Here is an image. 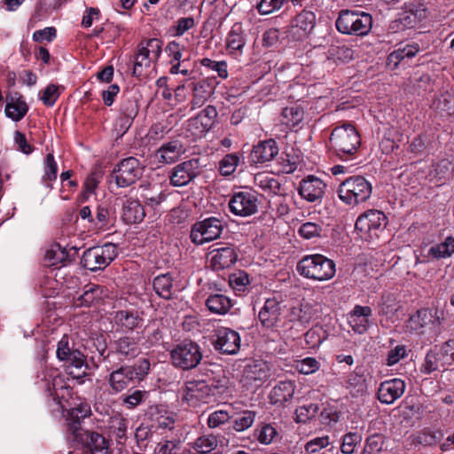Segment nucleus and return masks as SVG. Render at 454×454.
Here are the masks:
<instances>
[{
    "mask_svg": "<svg viewBox=\"0 0 454 454\" xmlns=\"http://www.w3.org/2000/svg\"><path fill=\"white\" fill-rule=\"evenodd\" d=\"M94 223L95 226L98 229L106 228L111 225L113 223V218L110 210L103 205L98 206Z\"/></svg>",
    "mask_w": 454,
    "mask_h": 454,
    "instance_id": "obj_60",
    "label": "nucleus"
},
{
    "mask_svg": "<svg viewBox=\"0 0 454 454\" xmlns=\"http://www.w3.org/2000/svg\"><path fill=\"white\" fill-rule=\"evenodd\" d=\"M224 227L223 220L208 217L192 225L190 237L194 244L203 245L220 238Z\"/></svg>",
    "mask_w": 454,
    "mask_h": 454,
    "instance_id": "obj_9",
    "label": "nucleus"
},
{
    "mask_svg": "<svg viewBox=\"0 0 454 454\" xmlns=\"http://www.w3.org/2000/svg\"><path fill=\"white\" fill-rule=\"evenodd\" d=\"M335 26L342 34L364 35L372 28V19L369 13L364 12L342 10L340 12Z\"/></svg>",
    "mask_w": 454,
    "mask_h": 454,
    "instance_id": "obj_5",
    "label": "nucleus"
},
{
    "mask_svg": "<svg viewBox=\"0 0 454 454\" xmlns=\"http://www.w3.org/2000/svg\"><path fill=\"white\" fill-rule=\"evenodd\" d=\"M56 354L60 361H65L71 368L82 369L85 365L84 356L78 349H74L67 336H63L58 342Z\"/></svg>",
    "mask_w": 454,
    "mask_h": 454,
    "instance_id": "obj_23",
    "label": "nucleus"
},
{
    "mask_svg": "<svg viewBox=\"0 0 454 454\" xmlns=\"http://www.w3.org/2000/svg\"><path fill=\"white\" fill-rule=\"evenodd\" d=\"M27 111L28 106L21 96L16 94L7 98L4 112L8 118L19 121L26 115Z\"/></svg>",
    "mask_w": 454,
    "mask_h": 454,
    "instance_id": "obj_37",
    "label": "nucleus"
},
{
    "mask_svg": "<svg viewBox=\"0 0 454 454\" xmlns=\"http://www.w3.org/2000/svg\"><path fill=\"white\" fill-rule=\"evenodd\" d=\"M128 424V419L116 412L108 418L105 428L112 439L118 444H123L127 439Z\"/></svg>",
    "mask_w": 454,
    "mask_h": 454,
    "instance_id": "obj_29",
    "label": "nucleus"
},
{
    "mask_svg": "<svg viewBox=\"0 0 454 454\" xmlns=\"http://www.w3.org/2000/svg\"><path fill=\"white\" fill-rule=\"evenodd\" d=\"M239 162V158L237 154H227L220 161L219 168L223 176H230L236 170Z\"/></svg>",
    "mask_w": 454,
    "mask_h": 454,
    "instance_id": "obj_59",
    "label": "nucleus"
},
{
    "mask_svg": "<svg viewBox=\"0 0 454 454\" xmlns=\"http://www.w3.org/2000/svg\"><path fill=\"white\" fill-rule=\"evenodd\" d=\"M200 172L199 159H190L176 165L168 174L173 187H183L194 180Z\"/></svg>",
    "mask_w": 454,
    "mask_h": 454,
    "instance_id": "obj_11",
    "label": "nucleus"
},
{
    "mask_svg": "<svg viewBox=\"0 0 454 454\" xmlns=\"http://www.w3.org/2000/svg\"><path fill=\"white\" fill-rule=\"evenodd\" d=\"M256 411L246 410L235 419L233 428L238 432L245 431L251 427L256 417Z\"/></svg>",
    "mask_w": 454,
    "mask_h": 454,
    "instance_id": "obj_56",
    "label": "nucleus"
},
{
    "mask_svg": "<svg viewBox=\"0 0 454 454\" xmlns=\"http://www.w3.org/2000/svg\"><path fill=\"white\" fill-rule=\"evenodd\" d=\"M387 226V216L380 210L371 209L361 215L356 222V230L370 237L378 236Z\"/></svg>",
    "mask_w": 454,
    "mask_h": 454,
    "instance_id": "obj_13",
    "label": "nucleus"
},
{
    "mask_svg": "<svg viewBox=\"0 0 454 454\" xmlns=\"http://www.w3.org/2000/svg\"><path fill=\"white\" fill-rule=\"evenodd\" d=\"M216 108L213 106H206L197 116L189 119L187 131L194 137H202L209 131L217 117Z\"/></svg>",
    "mask_w": 454,
    "mask_h": 454,
    "instance_id": "obj_16",
    "label": "nucleus"
},
{
    "mask_svg": "<svg viewBox=\"0 0 454 454\" xmlns=\"http://www.w3.org/2000/svg\"><path fill=\"white\" fill-rule=\"evenodd\" d=\"M347 387L356 394H363L366 390L365 379L363 374L353 372L348 375Z\"/></svg>",
    "mask_w": 454,
    "mask_h": 454,
    "instance_id": "obj_58",
    "label": "nucleus"
},
{
    "mask_svg": "<svg viewBox=\"0 0 454 454\" xmlns=\"http://www.w3.org/2000/svg\"><path fill=\"white\" fill-rule=\"evenodd\" d=\"M405 9L415 17L418 21H421L428 15L427 7L419 1L410 2L405 4Z\"/></svg>",
    "mask_w": 454,
    "mask_h": 454,
    "instance_id": "obj_64",
    "label": "nucleus"
},
{
    "mask_svg": "<svg viewBox=\"0 0 454 454\" xmlns=\"http://www.w3.org/2000/svg\"><path fill=\"white\" fill-rule=\"evenodd\" d=\"M184 145L179 140H172L162 144L154 153L153 157L158 163L172 164L184 153Z\"/></svg>",
    "mask_w": 454,
    "mask_h": 454,
    "instance_id": "obj_26",
    "label": "nucleus"
},
{
    "mask_svg": "<svg viewBox=\"0 0 454 454\" xmlns=\"http://www.w3.org/2000/svg\"><path fill=\"white\" fill-rule=\"evenodd\" d=\"M278 153V146L275 140L268 139L254 146L250 159L254 164H262L274 159Z\"/></svg>",
    "mask_w": 454,
    "mask_h": 454,
    "instance_id": "obj_30",
    "label": "nucleus"
},
{
    "mask_svg": "<svg viewBox=\"0 0 454 454\" xmlns=\"http://www.w3.org/2000/svg\"><path fill=\"white\" fill-rule=\"evenodd\" d=\"M362 442V435L356 432H349L343 435L340 451L343 454H352L357 444Z\"/></svg>",
    "mask_w": 454,
    "mask_h": 454,
    "instance_id": "obj_57",
    "label": "nucleus"
},
{
    "mask_svg": "<svg viewBox=\"0 0 454 454\" xmlns=\"http://www.w3.org/2000/svg\"><path fill=\"white\" fill-rule=\"evenodd\" d=\"M192 90V110L200 108L211 98L215 91V82L211 79H200L188 84Z\"/></svg>",
    "mask_w": 454,
    "mask_h": 454,
    "instance_id": "obj_22",
    "label": "nucleus"
},
{
    "mask_svg": "<svg viewBox=\"0 0 454 454\" xmlns=\"http://www.w3.org/2000/svg\"><path fill=\"white\" fill-rule=\"evenodd\" d=\"M442 357V356L435 345L427 352L422 365L421 372L429 374L435 371L448 370V367Z\"/></svg>",
    "mask_w": 454,
    "mask_h": 454,
    "instance_id": "obj_40",
    "label": "nucleus"
},
{
    "mask_svg": "<svg viewBox=\"0 0 454 454\" xmlns=\"http://www.w3.org/2000/svg\"><path fill=\"white\" fill-rule=\"evenodd\" d=\"M238 258L233 247L228 246L215 248L207 254L210 266L215 270H220L233 265Z\"/></svg>",
    "mask_w": 454,
    "mask_h": 454,
    "instance_id": "obj_25",
    "label": "nucleus"
},
{
    "mask_svg": "<svg viewBox=\"0 0 454 454\" xmlns=\"http://www.w3.org/2000/svg\"><path fill=\"white\" fill-rule=\"evenodd\" d=\"M436 347L448 369L454 365V340H449L441 345H436Z\"/></svg>",
    "mask_w": 454,
    "mask_h": 454,
    "instance_id": "obj_61",
    "label": "nucleus"
},
{
    "mask_svg": "<svg viewBox=\"0 0 454 454\" xmlns=\"http://www.w3.org/2000/svg\"><path fill=\"white\" fill-rule=\"evenodd\" d=\"M206 306L211 313L225 315L233 306L231 299L220 293L210 294L206 300Z\"/></svg>",
    "mask_w": 454,
    "mask_h": 454,
    "instance_id": "obj_38",
    "label": "nucleus"
},
{
    "mask_svg": "<svg viewBox=\"0 0 454 454\" xmlns=\"http://www.w3.org/2000/svg\"><path fill=\"white\" fill-rule=\"evenodd\" d=\"M330 444V439L328 435H324L320 437H315L309 440L305 444V451L309 454L317 453L322 449L327 447Z\"/></svg>",
    "mask_w": 454,
    "mask_h": 454,
    "instance_id": "obj_63",
    "label": "nucleus"
},
{
    "mask_svg": "<svg viewBox=\"0 0 454 454\" xmlns=\"http://www.w3.org/2000/svg\"><path fill=\"white\" fill-rule=\"evenodd\" d=\"M91 415V408L87 402H80L72 407L67 414V439L84 431L82 422Z\"/></svg>",
    "mask_w": 454,
    "mask_h": 454,
    "instance_id": "obj_19",
    "label": "nucleus"
},
{
    "mask_svg": "<svg viewBox=\"0 0 454 454\" xmlns=\"http://www.w3.org/2000/svg\"><path fill=\"white\" fill-rule=\"evenodd\" d=\"M255 184L269 194H278L281 189L278 180L267 174H258L254 176Z\"/></svg>",
    "mask_w": 454,
    "mask_h": 454,
    "instance_id": "obj_49",
    "label": "nucleus"
},
{
    "mask_svg": "<svg viewBox=\"0 0 454 454\" xmlns=\"http://www.w3.org/2000/svg\"><path fill=\"white\" fill-rule=\"evenodd\" d=\"M454 253V238L448 237L440 244H435L428 249L427 256L433 259L450 257Z\"/></svg>",
    "mask_w": 454,
    "mask_h": 454,
    "instance_id": "obj_46",
    "label": "nucleus"
},
{
    "mask_svg": "<svg viewBox=\"0 0 454 454\" xmlns=\"http://www.w3.org/2000/svg\"><path fill=\"white\" fill-rule=\"evenodd\" d=\"M143 175V167L135 157L121 160L113 169L111 180L120 188H126L135 184Z\"/></svg>",
    "mask_w": 454,
    "mask_h": 454,
    "instance_id": "obj_7",
    "label": "nucleus"
},
{
    "mask_svg": "<svg viewBox=\"0 0 454 454\" xmlns=\"http://www.w3.org/2000/svg\"><path fill=\"white\" fill-rule=\"evenodd\" d=\"M406 384L399 378L385 380L380 384L377 391L378 400L384 404H392L404 393Z\"/></svg>",
    "mask_w": 454,
    "mask_h": 454,
    "instance_id": "obj_20",
    "label": "nucleus"
},
{
    "mask_svg": "<svg viewBox=\"0 0 454 454\" xmlns=\"http://www.w3.org/2000/svg\"><path fill=\"white\" fill-rule=\"evenodd\" d=\"M211 388L205 380L187 381L183 389V398L188 403L207 402Z\"/></svg>",
    "mask_w": 454,
    "mask_h": 454,
    "instance_id": "obj_28",
    "label": "nucleus"
},
{
    "mask_svg": "<svg viewBox=\"0 0 454 454\" xmlns=\"http://www.w3.org/2000/svg\"><path fill=\"white\" fill-rule=\"evenodd\" d=\"M154 454H184L181 441L162 440L154 449Z\"/></svg>",
    "mask_w": 454,
    "mask_h": 454,
    "instance_id": "obj_54",
    "label": "nucleus"
},
{
    "mask_svg": "<svg viewBox=\"0 0 454 454\" xmlns=\"http://www.w3.org/2000/svg\"><path fill=\"white\" fill-rule=\"evenodd\" d=\"M434 107L442 113L454 114V91L446 90L439 94L434 101Z\"/></svg>",
    "mask_w": 454,
    "mask_h": 454,
    "instance_id": "obj_51",
    "label": "nucleus"
},
{
    "mask_svg": "<svg viewBox=\"0 0 454 454\" xmlns=\"http://www.w3.org/2000/svg\"><path fill=\"white\" fill-rule=\"evenodd\" d=\"M304 118L303 108L300 106L285 107L281 114L280 121L289 129L298 126Z\"/></svg>",
    "mask_w": 454,
    "mask_h": 454,
    "instance_id": "obj_44",
    "label": "nucleus"
},
{
    "mask_svg": "<svg viewBox=\"0 0 454 454\" xmlns=\"http://www.w3.org/2000/svg\"><path fill=\"white\" fill-rule=\"evenodd\" d=\"M259 200L256 192L240 191L235 192L229 201L230 211L238 216L247 217L258 211Z\"/></svg>",
    "mask_w": 454,
    "mask_h": 454,
    "instance_id": "obj_12",
    "label": "nucleus"
},
{
    "mask_svg": "<svg viewBox=\"0 0 454 454\" xmlns=\"http://www.w3.org/2000/svg\"><path fill=\"white\" fill-rule=\"evenodd\" d=\"M258 318L265 328L278 327L281 321L280 302L276 298L267 299L258 313Z\"/></svg>",
    "mask_w": 454,
    "mask_h": 454,
    "instance_id": "obj_24",
    "label": "nucleus"
},
{
    "mask_svg": "<svg viewBox=\"0 0 454 454\" xmlns=\"http://www.w3.org/2000/svg\"><path fill=\"white\" fill-rule=\"evenodd\" d=\"M240 335L228 327H218L215 330L213 346L222 354L235 355L240 348Z\"/></svg>",
    "mask_w": 454,
    "mask_h": 454,
    "instance_id": "obj_14",
    "label": "nucleus"
},
{
    "mask_svg": "<svg viewBox=\"0 0 454 454\" xmlns=\"http://www.w3.org/2000/svg\"><path fill=\"white\" fill-rule=\"evenodd\" d=\"M68 440L85 446L89 454H111L108 442L98 433L84 430Z\"/></svg>",
    "mask_w": 454,
    "mask_h": 454,
    "instance_id": "obj_15",
    "label": "nucleus"
},
{
    "mask_svg": "<svg viewBox=\"0 0 454 454\" xmlns=\"http://www.w3.org/2000/svg\"><path fill=\"white\" fill-rule=\"evenodd\" d=\"M419 51L418 44H406L403 47H399L391 52L387 57V66L392 69L396 68L401 61L405 59L413 58Z\"/></svg>",
    "mask_w": 454,
    "mask_h": 454,
    "instance_id": "obj_41",
    "label": "nucleus"
},
{
    "mask_svg": "<svg viewBox=\"0 0 454 454\" xmlns=\"http://www.w3.org/2000/svg\"><path fill=\"white\" fill-rule=\"evenodd\" d=\"M330 142L339 157L348 159L357 152L361 139L353 125L344 123L333 129Z\"/></svg>",
    "mask_w": 454,
    "mask_h": 454,
    "instance_id": "obj_3",
    "label": "nucleus"
},
{
    "mask_svg": "<svg viewBox=\"0 0 454 454\" xmlns=\"http://www.w3.org/2000/svg\"><path fill=\"white\" fill-rule=\"evenodd\" d=\"M278 435L277 428L272 424H262L255 430L256 439L262 443L268 445Z\"/></svg>",
    "mask_w": 454,
    "mask_h": 454,
    "instance_id": "obj_55",
    "label": "nucleus"
},
{
    "mask_svg": "<svg viewBox=\"0 0 454 454\" xmlns=\"http://www.w3.org/2000/svg\"><path fill=\"white\" fill-rule=\"evenodd\" d=\"M314 316L315 311L309 303H301L291 309L292 319L299 321L301 325L309 323Z\"/></svg>",
    "mask_w": 454,
    "mask_h": 454,
    "instance_id": "obj_52",
    "label": "nucleus"
},
{
    "mask_svg": "<svg viewBox=\"0 0 454 454\" xmlns=\"http://www.w3.org/2000/svg\"><path fill=\"white\" fill-rule=\"evenodd\" d=\"M106 296V291L103 286L95 284H89L85 286L82 294L77 298L75 305L90 306L103 300Z\"/></svg>",
    "mask_w": 454,
    "mask_h": 454,
    "instance_id": "obj_36",
    "label": "nucleus"
},
{
    "mask_svg": "<svg viewBox=\"0 0 454 454\" xmlns=\"http://www.w3.org/2000/svg\"><path fill=\"white\" fill-rule=\"evenodd\" d=\"M58 164L52 153H48L43 163L42 183L48 188H52V182L57 179Z\"/></svg>",
    "mask_w": 454,
    "mask_h": 454,
    "instance_id": "obj_48",
    "label": "nucleus"
},
{
    "mask_svg": "<svg viewBox=\"0 0 454 454\" xmlns=\"http://www.w3.org/2000/svg\"><path fill=\"white\" fill-rule=\"evenodd\" d=\"M117 254V247L113 243H107L87 249L82 256L81 263L84 268L96 271L105 269Z\"/></svg>",
    "mask_w": 454,
    "mask_h": 454,
    "instance_id": "obj_6",
    "label": "nucleus"
},
{
    "mask_svg": "<svg viewBox=\"0 0 454 454\" xmlns=\"http://www.w3.org/2000/svg\"><path fill=\"white\" fill-rule=\"evenodd\" d=\"M202 359L200 346L192 341H184L171 351V360L176 367L183 370L195 368Z\"/></svg>",
    "mask_w": 454,
    "mask_h": 454,
    "instance_id": "obj_10",
    "label": "nucleus"
},
{
    "mask_svg": "<svg viewBox=\"0 0 454 454\" xmlns=\"http://www.w3.org/2000/svg\"><path fill=\"white\" fill-rule=\"evenodd\" d=\"M101 347L98 348L99 356L104 360L109 358L111 356H115L119 361L124 362L137 357L140 353V348L137 341L129 336H123L114 340L111 346L110 350L106 353V343H102Z\"/></svg>",
    "mask_w": 454,
    "mask_h": 454,
    "instance_id": "obj_8",
    "label": "nucleus"
},
{
    "mask_svg": "<svg viewBox=\"0 0 454 454\" xmlns=\"http://www.w3.org/2000/svg\"><path fill=\"white\" fill-rule=\"evenodd\" d=\"M226 47L230 54L239 57L243 53L246 45V37L242 25L235 23L226 37Z\"/></svg>",
    "mask_w": 454,
    "mask_h": 454,
    "instance_id": "obj_32",
    "label": "nucleus"
},
{
    "mask_svg": "<svg viewBox=\"0 0 454 454\" xmlns=\"http://www.w3.org/2000/svg\"><path fill=\"white\" fill-rule=\"evenodd\" d=\"M112 322L117 331L128 332L140 328L144 319L138 310L129 309L114 312Z\"/></svg>",
    "mask_w": 454,
    "mask_h": 454,
    "instance_id": "obj_21",
    "label": "nucleus"
},
{
    "mask_svg": "<svg viewBox=\"0 0 454 454\" xmlns=\"http://www.w3.org/2000/svg\"><path fill=\"white\" fill-rule=\"evenodd\" d=\"M326 184L319 177L309 175L303 178L298 187L300 196L310 203H321Z\"/></svg>",
    "mask_w": 454,
    "mask_h": 454,
    "instance_id": "obj_17",
    "label": "nucleus"
},
{
    "mask_svg": "<svg viewBox=\"0 0 454 454\" xmlns=\"http://www.w3.org/2000/svg\"><path fill=\"white\" fill-rule=\"evenodd\" d=\"M145 216V208L138 200L127 199L123 202L121 218L127 224L139 223Z\"/></svg>",
    "mask_w": 454,
    "mask_h": 454,
    "instance_id": "obj_33",
    "label": "nucleus"
},
{
    "mask_svg": "<svg viewBox=\"0 0 454 454\" xmlns=\"http://www.w3.org/2000/svg\"><path fill=\"white\" fill-rule=\"evenodd\" d=\"M322 222H305L298 229L299 235L305 239L319 238L323 232Z\"/></svg>",
    "mask_w": 454,
    "mask_h": 454,
    "instance_id": "obj_53",
    "label": "nucleus"
},
{
    "mask_svg": "<svg viewBox=\"0 0 454 454\" xmlns=\"http://www.w3.org/2000/svg\"><path fill=\"white\" fill-rule=\"evenodd\" d=\"M316 26V15L311 11L304 10L294 19L292 27L297 39L309 35Z\"/></svg>",
    "mask_w": 454,
    "mask_h": 454,
    "instance_id": "obj_31",
    "label": "nucleus"
},
{
    "mask_svg": "<svg viewBox=\"0 0 454 454\" xmlns=\"http://www.w3.org/2000/svg\"><path fill=\"white\" fill-rule=\"evenodd\" d=\"M148 395L149 394L145 390H129L126 395L120 398L121 404L128 410H134L138 405L145 403L147 400Z\"/></svg>",
    "mask_w": 454,
    "mask_h": 454,
    "instance_id": "obj_47",
    "label": "nucleus"
},
{
    "mask_svg": "<svg viewBox=\"0 0 454 454\" xmlns=\"http://www.w3.org/2000/svg\"><path fill=\"white\" fill-rule=\"evenodd\" d=\"M372 310L369 306L356 305L348 314V322L352 330L359 334L364 333L370 326Z\"/></svg>",
    "mask_w": 454,
    "mask_h": 454,
    "instance_id": "obj_27",
    "label": "nucleus"
},
{
    "mask_svg": "<svg viewBox=\"0 0 454 454\" xmlns=\"http://www.w3.org/2000/svg\"><path fill=\"white\" fill-rule=\"evenodd\" d=\"M432 311L427 309H421L411 315L405 322V329L411 333L419 334L423 329L432 322Z\"/></svg>",
    "mask_w": 454,
    "mask_h": 454,
    "instance_id": "obj_35",
    "label": "nucleus"
},
{
    "mask_svg": "<svg viewBox=\"0 0 454 454\" xmlns=\"http://www.w3.org/2000/svg\"><path fill=\"white\" fill-rule=\"evenodd\" d=\"M371 184L361 176L347 178L339 187V198L345 204L356 206L365 202L372 194Z\"/></svg>",
    "mask_w": 454,
    "mask_h": 454,
    "instance_id": "obj_4",
    "label": "nucleus"
},
{
    "mask_svg": "<svg viewBox=\"0 0 454 454\" xmlns=\"http://www.w3.org/2000/svg\"><path fill=\"white\" fill-rule=\"evenodd\" d=\"M139 189L143 203L153 209H155L166 200L165 193L157 184H143Z\"/></svg>",
    "mask_w": 454,
    "mask_h": 454,
    "instance_id": "obj_34",
    "label": "nucleus"
},
{
    "mask_svg": "<svg viewBox=\"0 0 454 454\" xmlns=\"http://www.w3.org/2000/svg\"><path fill=\"white\" fill-rule=\"evenodd\" d=\"M296 269L303 278L320 282L333 278L336 272L334 262L320 254L303 256Z\"/></svg>",
    "mask_w": 454,
    "mask_h": 454,
    "instance_id": "obj_1",
    "label": "nucleus"
},
{
    "mask_svg": "<svg viewBox=\"0 0 454 454\" xmlns=\"http://www.w3.org/2000/svg\"><path fill=\"white\" fill-rule=\"evenodd\" d=\"M189 445L197 454H210L216 450L218 439L212 434H203L190 442Z\"/></svg>",
    "mask_w": 454,
    "mask_h": 454,
    "instance_id": "obj_42",
    "label": "nucleus"
},
{
    "mask_svg": "<svg viewBox=\"0 0 454 454\" xmlns=\"http://www.w3.org/2000/svg\"><path fill=\"white\" fill-rule=\"evenodd\" d=\"M149 370L150 362L147 359H141L133 366H121L113 371L107 380L112 393H119L135 380H142L148 374Z\"/></svg>",
    "mask_w": 454,
    "mask_h": 454,
    "instance_id": "obj_2",
    "label": "nucleus"
},
{
    "mask_svg": "<svg viewBox=\"0 0 454 454\" xmlns=\"http://www.w3.org/2000/svg\"><path fill=\"white\" fill-rule=\"evenodd\" d=\"M155 293L163 299H170L173 294V278L169 273L159 275L153 279Z\"/></svg>",
    "mask_w": 454,
    "mask_h": 454,
    "instance_id": "obj_45",
    "label": "nucleus"
},
{
    "mask_svg": "<svg viewBox=\"0 0 454 454\" xmlns=\"http://www.w3.org/2000/svg\"><path fill=\"white\" fill-rule=\"evenodd\" d=\"M137 113L138 105L137 101L129 98L126 99L121 106V114L122 115L121 121H123L121 128L127 130L130 127L132 121L135 119Z\"/></svg>",
    "mask_w": 454,
    "mask_h": 454,
    "instance_id": "obj_50",
    "label": "nucleus"
},
{
    "mask_svg": "<svg viewBox=\"0 0 454 454\" xmlns=\"http://www.w3.org/2000/svg\"><path fill=\"white\" fill-rule=\"evenodd\" d=\"M150 48L152 49V51L154 52V55L158 57L160 52V44L159 40L153 38L147 40L145 43L142 42L139 43L138 52L136 56L132 71L133 75L136 77L143 75L144 70L150 67Z\"/></svg>",
    "mask_w": 454,
    "mask_h": 454,
    "instance_id": "obj_18",
    "label": "nucleus"
},
{
    "mask_svg": "<svg viewBox=\"0 0 454 454\" xmlns=\"http://www.w3.org/2000/svg\"><path fill=\"white\" fill-rule=\"evenodd\" d=\"M245 376L249 380L262 382L270 376L269 366L264 361H254L246 366Z\"/></svg>",
    "mask_w": 454,
    "mask_h": 454,
    "instance_id": "obj_43",
    "label": "nucleus"
},
{
    "mask_svg": "<svg viewBox=\"0 0 454 454\" xmlns=\"http://www.w3.org/2000/svg\"><path fill=\"white\" fill-rule=\"evenodd\" d=\"M295 368L300 373L308 375L316 372L319 369V363L316 358L306 357L297 361Z\"/></svg>",
    "mask_w": 454,
    "mask_h": 454,
    "instance_id": "obj_62",
    "label": "nucleus"
},
{
    "mask_svg": "<svg viewBox=\"0 0 454 454\" xmlns=\"http://www.w3.org/2000/svg\"><path fill=\"white\" fill-rule=\"evenodd\" d=\"M295 385L291 380L278 382L271 390L270 400L274 404H283L290 401L294 394Z\"/></svg>",
    "mask_w": 454,
    "mask_h": 454,
    "instance_id": "obj_39",
    "label": "nucleus"
}]
</instances>
